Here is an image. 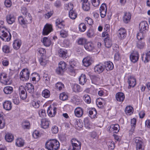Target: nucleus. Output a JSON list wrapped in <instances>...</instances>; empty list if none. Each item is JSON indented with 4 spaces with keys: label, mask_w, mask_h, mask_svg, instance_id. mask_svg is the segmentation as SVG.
<instances>
[{
    "label": "nucleus",
    "mask_w": 150,
    "mask_h": 150,
    "mask_svg": "<svg viewBox=\"0 0 150 150\" xmlns=\"http://www.w3.org/2000/svg\"><path fill=\"white\" fill-rule=\"evenodd\" d=\"M137 150H144L143 143L140 137H136L134 139Z\"/></svg>",
    "instance_id": "6"
},
{
    "label": "nucleus",
    "mask_w": 150,
    "mask_h": 150,
    "mask_svg": "<svg viewBox=\"0 0 150 150\" xmlns=\"http://www.w3.org/2000/svg\"><path fill=\"white\" fill-rule=\"evenodd\" d=\"M105 68H106L107 71L112 70L114 68V66L113 63L110 61L105 62Z\"/></svg>",
    "instance_id": "29"
},
{
    "label": "nucleus",
    "mask_w": 150,
    "mask_h": 150,
    "mask_svg": "<svg viewBox=\"0 0 150 150\" xmlns=\"http://www.w3.org/2000/svg\"><path fill=\"white\" fill-rule=\"evenodd\" d=\"M2 81L1 82L6 85H9L11 82V80L9 77H7L6 79H3Z\"/></svg>",
    "instance_id": "49"
},
{
    "label": "nucleus",
    "mask_w": 150,
    "mask_h": 150,
    "mask_svg": "<svg viewBox=\"0 0 150 150\" xmlns=\"http://www.w3.org/2000/svg\"><path fill=\"white\" fill-rule=\"evenodd\" d=\"M39 114L41 117H43L46 116V113L45 110H41L39 112Z\"/></svg>",
    "instance_id": "60"
},
{
    "label": "nucleus",
    "mask_w": 150,
    "mask_h": 150,
    "mask_svg": "<svg viewBox=\"0 0 150 150\" xmlns=\"http://www.w3.org/2000/svg\"><path fill=\"white\" fill-rule=\"evenodd\" d=\"M26 91L24 90H21V88L19 89V93L21 98L22 99H25L27 97V92L25 93Z\"/></svg>",
    "instance_id": "31"
},
{
    "label": "nucleus",
    "mask_w": 150,
    "mask_h": 150,
    "mask_svg": "<svg viewBox=\"0 0 150 150\" xmlns=\"http://www.w3.org/2000/svg\"><path fill=\"white\" fill-rule=\"evenodd\" d=\"M59 147V143L56 139H50L45 144V148L48 150H57Z\"/></svg>",
    "instance_id": "2"
},
{
    "label": "nucleus",
    "mask_w": 150,
    "mask_h": 150,
    "mask_svg": "<svg viewBox=\"0 0 150 150\" xmlns=\"http://www.w3.org/2000/svg\"><path fill=\"white\" fill-rule=\"evenodd\" d=\"M55 87L60 91L62 90V88L64 87V85L61 83L58 82L56 84Z\"/></svg>",
    "instance_id": "54"
},
{
    "label": "nucleus",
    "mask_w": 150,
    "mask_h": 150,
    "mask_svg": "<svg viewBox=\"0 0 150 150\" xmlns=\"http://www.w3.org/2000/svg\"><path fill=\"white\" fill-rule=\"evenodd\" d=\"M105 46L108 48H110L112 45V42L110 38H104Z\"/></svg>",
    "instance_id": "32"
},
{
    "label": "nucleus",
    "mask_w": 150,
    "mask_h": 150,
    "mask_svg": "<svg viewBox=\"0 0 150 150\" xmlns=\"http://www.w3.org/2000/svg\"><path fill=\"white\" fill-rule=\"evenodd\" d=\"M52 131L53 133H57L58 132V127L56 126H53L52 129Z\"/></svg>",
    "instance_id": "61"
},
{
    "label": "nucleus",
    "mask_w": 150,
    "mask_h": 150,
    "mask_svg": "<svg viewBox=\"0 0 150 150\" xmlns=\"http://www.w3.org/2000/svg\"><path fill=\"white\" fill-rule=\"evenodd\" d=\"M4 23L2 21H0V38L2 40L8 42L11 38V35L6 28L3 25Z\"/></svg>",
    "instance_id": "1"
},
{
    "label": "nucleus",
    "mask_w": 150,
    "mask_h": 150,
    "mask_svg": "<svg viewBox=\"0 0 150 150\" xmlns=\"http://www.w3.org/2000/svg\"><path fill=\"white\" fill-rule=\"evenodd\" d=\"M141 58L144 63L149 62L150 60V49H148L145 54L142 55Z\"/></svg>",
    "instance_id": "9"
},
{
    "label": "nucleus",
    "mask_w": 150,
    "mask_h": 150,
    "mask_svg": "<svg viewBox=\"0 0 150 150\" xmlns=\"http://www.w3.org/2000/svg\"><path fill=\"white\" fill-rule=\"evenodd\" d=\"M4 4L6 7H10L12 4L10 0H6L4 2Z\"/></svg>",
    "instance_id": "62"
},
{
    "label": "nucleus",
    "mask_w": 150,
    "mask_h": 150,
    "mask_svg": "<svg viewBox=\"0 0 150 150\" xmlns=\"http://www.w3.org/2000/svg\"><path fill=\"white\" fill-rule=\"evenodd\" d=\"M148 24L147 22L146 21H143L140 23L139 28L142 32L144 31L146 32V31L148 30Z\"/></svg>",
    "instance_id": "13"
},
{
    "label": "nucleus",
    "mask_w": 150,
    "mask_h": 150,
    "mask_svg": "<svg viewBox=\"0 0 150 150\" xmlns=\"http://www.w3.org/2000/svg\"><path fill=\"white\" fill-rule=\"evenodd\" d=\"M25 90L26 92L27 91L30 93H33L34 92V87L31 83H27Z\"/></svg>",
    "instance_id": "20"
},
{
    "label": "nucleus",
    "mask_w": 150,
    "mask_h": 150,
    "mask_svg": "<svg viewBox=\"0 0 150 150\" xmlns=\"http://www.w3.org/2000/svg\"><path fill=\"white\" fill-rule=\"evenodd\" d=\"M13 88L10 86L5 87L4 89V93L6 94H10L13 91Z\"/></svg>",
    "instance_id": "33"
},
{
    "label": "nucleus",
    "mask_w": 150,
    "mask_h": 150,
    "mask_svg": "<svg viewBox=\"0 0 150 150\" xmlns=\"http://www.w3.org/2000/svg\"><path fill=\"white\" fill-rule=\"evenodd\" d=\"M4 108L7 110H11L12 108L11 103L9 100L5 101L3 103Z\"/></svg>",
    "instance_id": "23"
},
{
    "label": "nucleus",
    "mask_w": 150,
    "mask_h": 150,
    "mask_svg": "<svg viewBox=\"0 0 150 150\" xmlns=\"http://www.w3.org/2000/svg\"><path fill=\"white\" fill-rule=\"evenodd\" d=\"M27 16L23 17L20 16L18 18L19 23L21 25H26L32 22V18L30 14H28Z\"/></svg>",
    "instance_id": "3"
},
{
    "label": "nucleus",
    "mask_w": 150,
    "mask_h": 150,
    "mask_svg": "<svg viewBox=\"0 0 150 150\" xmlns=\"http://www.w3.org/2000/svg\"><path fill=\"white\" fill-rule=\"evenodd\" d=\"M97 114V112L95 108H93L89 111V114L90 117L93 118L95 117Z\"/></svg>",
    "instance_id": "36"
},
{
    "label": "nucleus",
    "mask_w": 150,
    "mask_h": 150,
    "mask_svg": "<svg viewBox=\"0 0 150 150\" xmlns=\"http://www.w3.org/2000/svg\"><path fill=\"white\" fill-rule=\"evenodd\" d=\"M104 69V66L101 64L97 65L94 68L95 71L98 74L102 72Z\"/></svg>",
    "instance_id": "18"
},
{
    "label": "nucleus",
    "mask_w": 150,
    "mask_h": 150,
    "mask_svg": "<svg viewBox=\"0 0 150 150\" xmlns=\"http://www.w3.org/2000/svg\"><path fill=\"white\" fill-rule=\"evenodd\" d=\"M84 47L88 51H91L93 50L94 47L93 44L88 41L84 45Z\"/></svg>",
    "instance_id": "26"
},
{
    "label": "nucleus",
    "mask_w": 150,
    "mask_h": 150,
    "mask_svg": "<svg viewBox=\"0 0 150 150\" xmlns=\"http://www.w3.org/2000/svg\"><path fill=\"white\" fill-rule=\"evenodd\" d=\"M77 96L75 95L73 96L71 98L72 102L74 103L78 104L79 102V99L77 98Z\"/></svg>",
    "instance_id": "50"
},
{
    "label": "nucleus",
    "mask_w": 150,
    "mask_h": 150,
    "mask_svg": "<svg viewBox=\"0 0 150 150\" xmlns=\"http://www.w3.org/2000/svg\"><path fill=\"white\" fill-rule=\"evenodd\" d=\"M72 148H70L68 150H80L81 146V143L75 138H73L71 140Z\"/></svg>",
    "instance_id": "4"
},
{
    "label": "nucleus",
    "mask_w": 150,
    "mask_h": 150,
    "mask_svg": "<svg viewBox=\"0 0 150 150\" xmlns=\"http://www.w3.org/2000/svg\"><path fill=\"white\" fill-rule=\"evenodd\" d=\"M79 29L80 31L81 32H84L86 29L85 24L83 23H82L79 25Z\"/></svg>",
    "instance_id": "45"
},
{
    "label": "nucleus",
    "mask_w": 150,
    "mask_h": 150,
    "mask_svg": "<svg viewBox=\"0 0 150 150\" xmlns=\"http://www.w3.org/2000/svg\"><path fill=\"white\" fill-rule=\"evenodd\" d=\"M21 12L23 15H24V16H27L28 14H30L28 12L27 8L25 7L22 8L21 10Z\"/></svg>",
    "instance_id": "58"
},
{
    "label": "nucleus",
    "mask_w": 150,
    "mask_h": 150,
    "mask_svg": "<svg viewBox=\"0 0 150 150\" xmlns=\"http://www.w3.org/2000/svg\"><path fill=\"white\" fill-rule=\"evenodd\" d=\"M116 98L117 101L122 102L125 98V95L122 92H118L116 95Z\"/></svg>",
    "instance_id": "19"
},
{
    "label": "nucleus",
    "mask_w": 150,
    "mask_h": 150,
    "mask_svg": "<svg viewBox=\"0 0 150 150\" xmlns=\"http://www.w3.org/2000/svg\"><path fill=\"white\" fill-rule=\"evenodd\" d=\"M66 64L64 62H60L59 64L58 67L56 69V73L62 75L66 70Z\"/></svg>",
    "instance_id": "5"
},
{
    "label": "nucleus",
    "mask_w": 150,
    "mask_h": 150,
    "mask_svg": "<svg viewBox=\"0 0 150 150\" xmlns=\"http://www.w3.org/2000/svg\"><path fill=\"white\" fill-rule=\"evenodd\" d=\"M137 39L139 40H141L144 38L142 32L141 31L137 34Z\"/></svg>",
    "instance_id": "55"
},
{
    "label": "nucleus",
    "mask_w": 150,
    "mask_h": 150,
    "mask_svg": "<svg viewBox=\"0 0 150 150\" xmlns=\"http://www.w3.org/2000/svg\"><path fill=\"white\" fill-rule=\"evenodd\" d=\"M50 121L46 119H42L41 120V127L44 129H47L48 128L50 123Z\"/></svg>",
    "instance_id": "22"
},
{
    "label": "nucleus",
    "mask_w": 150,
    "mask_h": 150,
    "mask_svg": "<svg viewBox=\"0 0 150 150\" xmlns=\"http://www.w3.org/2000/svg\"><path fill=\"white\" fill-rule=\"evenodd\" d=\"M2 50L4 53H8L9 52V47L7 45H4L2 48Z\"/></svg>",
    "instance_id": "57"
},
{
    "label": "nucleus",
    "mask_w": 150,
    "mask_h": 150,
    "mask_svg": "<svg viewBox=\"0 0 150 150\" xmlns=\"http://www.w3.org/2000/svg\"><path fill=\"white\" fill-rule=\"evenodd\" d=\"M33 136L35 139L38 138L40 136V134L39 132L37 130H35L33 133Z\"/></svg>",
    "instance_id": "53"
},
{
    "label": "nucleus",
    "mask_w": 150,
    "mask_h": 150,
    "mask_svg": "<svg viewBox=\"0 0 150 150\" xmlns=\"http://www.w3.org/2000/svg\"><path fill=\"white\" fill-rule=\"evenodd\" d=\"M57 108H56L52 107L50 106L47 110V112L48 115L51 117H54L55 115L57 112Z\"/></svg>",
    "instance_id": "17"
},
{
    "label": "nucleus",
    "mask_w": 150,
    "mask_h": 150,
    "mask_svg": "<svg viewBox=\"0 0 150 150\" xmlns=\"http://www.w3.org/2000/svg\"><path fill=\"white\" fill-rule=\"evenodd\" d=\"M59 98L60 100L64 101L67 99L68 96L65 93H63L60 94Z\"/></svg>",
    "instance_id": "48"
},
{
    "label": "nucleus",
    "mask_w": 150,
    "mask_h": 150,
    "mask_svg": "<svg viewBox=\"0 0 150 150\" xmlns=\"http://www.w3.org/2000/svg\"><path fill=\"white\" fill-rule=\"evenodd\" d=\"M42 41L44 45L46 47L50 46L51 44V41L47 37H44Z\"/></svg>",
    "instance_id": "35"
},
{
    "label": "nucleus",
    "mask_w": 150,
    "mask_h": 150,
    "mask_svg": "<svg viewBox=\"0 0 150 150\" xmlns=\"http://www.w3.org/2000/svg\"><path fill=\"white\" fill-rule=\"evenodd\" d=\"M79 83L80 84L83 85L86 83L87 79L86 75L82 74L79 78Z\"/></svg>",
    "instance_id": "28"
},
{
    "label": "nucleus",
    "mask_w": 150,
    "mask_h": 150,
    "mask_svg": "<svg viewBox=\"0 0 150 150\" xmlns=\"http://www.w3.org/2000/svg\"><path fill=\"white\" fill-rule=\"evenodd\" d=\"M145 45V44L144 42L142 41L139 40L137 43V47L140 49H142L144 48Z\"/></svg>",
    "instance_id": "43"
},
{
    "label": "nucleus",
    "mask_w": 150,
    "mask_h": 150,
    "mask_svg": "<svg viewBox=\"0 0 150 150\" xmlns=\"http://www.w3.org/2000/svg\"><path fill=\"white\" fill-rule=\"evenodd\" d=\"M67 5V6L69 7V5L71 6V8L69 9L68 8V10H70L69 12V16L70 18L72 19H75L77 16V14L72 10L73 8V4L71 3Z\"/></svg>",
    "instance_id": "11"
},
{
    "label": "nucleus",
    "mask_w": 150,
    "mask_h": 150,
    "mask_svg": "<svg viewBox=\"0 0 150 150\" xmlns=\"http://www.w3.org/2000/svg\"><path fill=\"white\" fill-rule=\"evenodd\" d=\"M107 144L108 146L109 149L110 150H113L115 147L114 142L112 140H109L107 142Z\"/></svg>",
    "instance_id": "39"
},
{
    "label": "nucleus",
    "mask_w": 150,
    "mask_h": 150,
    "mask_svg": "<svg viewBox=\"0 0 150 150\" xmlns=\"http://www.w3.org/2000/svg\"><path fill=\"white\" fill-rule=\"evenodd\" d=\"M126 31L123 28H120L118 31V36L119 39L122 40L125 38L126 35Z\"/></svg>",
    "instance_id": "16"
},
{
    "label": "nucleus",
    "mask_w": 150,
    "mask_h": 150,
    "mask_svg": "<svg viewBox=\"0 0 150 150\" xmlns=\"http://www.w3.org/2000/svg\"><path fill=\"white\" fill-rule=\"evenodd\" d=\"M82 8L83 9L86 11H88L90 8V4L88 1L84 3H82Z\"/></svg>",
    "instance_id": "34"
},
{
    "label": "nucleus",
    "mask_w": 150,
    "mask_h": 150,
    "mask_svg": "<svg viewBox=\"0 0 150 150\" xmlns=\"http://www.w3.org/2000/svg\"><path fill=\"white\" fill-rule=\"evenodd\" d=\"M82 62L83 65L86 67L90 66L93 62L91 58L89 56L86 57L83 59Z\"/></svg>",
    "instance_id": "14"
},
{
    "label": "nucleus",
    "mask_w": 150,
    "mask_h": 150,
    "mask_svg": "<svg viewBox=\"0 0 150 150\" xmlns=\"http://www.w3.org/2000/svg\"><path fill=\"white\" fill-rule=\"evenodd\" d=\"M127 82L129 84L128 88L129 89L131 87H134L136 85V80L132 76H129Z\"/></svg>",
    "instance_id": "10"
},
{
    "label": "nucleus",
    "mask_w": 150,
    "mask_h": 150,
    "mask_svg": "<svg viewBox=\"0 0 150 150\" xmlns=\"http://www.w3.org/2000/svg\"><path fill=\"white\" fill-rule=\"evenodd\" d=\"M85 21L89 25H91L93 23V20L89 17H87L85 18Z\"/></svg>",
    "instance_id": "59"
},
{
    "label": "nucleus",
    "mask_w": 150,
    "mask_h": 150,
    "mask_svg": "<svg viewBox=\"0 0 150 150\" xmlns=\"http://www.w3.org/2000/svg\"><path fill=\"white\" fill-rule=\"evenodd\" d=\"M131 15L129 13H125L124 16L123 17V19L124 22L126 23H127L129 22L131 18Z\"/></svg>",
    "instance_id": "24"
},
{
    "label": "nucleus",
    "mask_w": 150,
    "mask_h": 150,
    "mask_svg": "<svg viewBox=\"0 0 150 150\" xmlns=\"http://www.w3.org/2000/svg\"><path fill=\"white\" fill-rule=\"evenodd\" d=\"M52 30L51 25L46 24L42 30V34L46 35H48Z\"/></svg>",
    "instance_id": "12"
},
{
    "label": "nucleus",
    "mask_w": 150,
    "mask_h": 150,
    "mask_svg": "<svg viewBox=\"0 0 150 150\" xmlns=\"http://www.w3.org/2000/svg\"><path fill=\"white\" fill-rule=\"evenodd\" d=\"M83 99L87 103H90L91 101L90 96L88 94H85L83 96Z\"/></svg>",
    "instance_id": "44"
},
{
    "label": "nucleus",
    "mask_w": 150,
    "mask_h": 150,
    "mask_svg": "<svg viewBox=\"0 0 150 150\" xmlns=\"http://www.w3.org/2000/svg\"><path fill=\"white\" fill-rule=\"evenodd\" d=\"M30 72L28 70L24 69L20 73V78L23 81H26L29 79Z\"/></svg>",
    "instance_id": "7"
},
{
    "label": "nucleus",
    "mask_w": 150,
    "mask_h": 150,
    "mask_svg": "<svg viewBox=\"0 0 150 150\" xmlns=\"http://www.w3.org/2000/svg\"><path fill=\"white\" fill-rule=\"evenodd\" d=\"M67 54L65 50L63 49H60L58 51V54L60 57L63 58H67Z\"/></svg>",
    "instance_id": "37"
},
{
    "label": "nucleus",
    "mask_w": 150,
    "mask_h": 150,
    "mask_svg": "<svg viewBox=\"0 0 150 150\" xmlns=\"http://www.w3.org/2000/svg\"><path fill=\"white\" fill-rule=\"evenodd\" d=\"M74 113L76 117H80L83 114V110L80 107H77L74 110Z\"/></svg>",
    "instance_id": "25"
},
{
    "label": "nucleus",
    "mask_w": 150,
    "mask_h": 150,
    "mask_svg": "<svg viewBox=\"0 0 150 150\" xmlns=\"http://www.w3.org/2000/svg\"><path fill=\"white\" fill-rule=\"evenodd\" d=\"M131 61L133 63L136 62L139 59L138 52L137 51H134L132 53L130 56Z\"/></svg>",
    "instance_id": "15"
},
{
    "label": "nucleus",
    "mask_w": 150,
    "mask_h": 150,
    "mask_svg": "<svg viewBox=\"0 0 150 150\" xmlns=\"http://www.w3.org/2000/svg\"><path fill=\"white\" fill-rule=\"evenodd\" d=\"M108 131L112 133H118L120 130V127L118 124L111 125L108 127Z\"/></svg>",
    "instance_id": "8"
},
{
    "label": "nucleus",
    "mask_w": 150,
    "mask_h": 150,
    "mask_svg": "<svg viewBox=\"0 0 150 150\" xmlns=\"http://www.w3.org/2000/svg\"><path fill=\"white\" fill-rule=\"evenodd\" d=\"M21 44V40H15L13 43V47L15 49L18 50L20 48Z\"/></svg>",
    "instance_id": "27"
},
{
    "label": "nucleus",
    "mask_w": 150,
    "mask_h": 150,
    "mask_svg": "<svg viewBox=\"0 0 150 150\" xmlns=\"http://www.w3.org/2000/svg\"><path fill=\"white\" fill-rule=\"evenodd\" d=\"M14 137L13 135L10 133H6L5 136V139L6 141L9 142L13 141Z\"/></svg>",
    "instance_id": "30"
},
{
    "label": "nucleus",
    "mask_w": 150,
    "mask_h": 150,
    "mask_svg": "<svg viewBox=\"0 0 150 150\" xmlns=\"http://www.w3.org/2000/svg\"><path fill=\"white\" fill-rule=\"evenodd\" d=\"M3 117L1 114H0V128H3L5 125V123L4 120H2Z\"/></svg>",
    "instance_id": "52"
},
{
    "label": "nucleus",
    "mask_w": 150,
    "mask_h": 150,
    "mask_svg": "<svg viewBox=\"0 0 150 150\" xmlns=\"http://www.w3.org/2000/svg\"><path fill=\"white\" fill-rule=\"evenodd\" d=\"M133 108L130 106L127 107L125 109V112L127 114H129L130 115L132 113Z\"/></svg>",
    "instance_id": "51"
},
{
    "label": "nucleus",
    "mask_w": 150,
    "mask_h": 150,
    "mask_svg": "<svg viewBox=\"0 0 150 150\" xmlns=\"http://www.w3.org/2000/svg\"><path fill=\"white\" fill-rule=\"evenodd\" d=\"M88 41L85 38H81L78 39L77 43L79 45H84Z\"/></svg>",
    "instance_id": "38"
},
{
    "label": "nucleus",
    "mask_w": 150,
    "mask_h": 150,
    "mask_svg": "<svg viewBox=\"0 0 150 150\" xmlns=\"http://www.w3.org/2000/svg\"><path fill=\"white\" fill-rule=\"evenodd\" d=\"M24 144V141L21 138L17 139L16 142V144L18 146L20 147L23 146Z\"/></svg>",
    "instance_id": "40"
},
{
    "label": "nucleus",
    "mask_w": 150,
    "mask_h": 150,
    "mask_svg": "<svg viewBox=\"0 0 150 150\" xmlns=\"http://www.w3.org/2000/svg\"><path fill=\"white\" fill-rule=\"evenodd\" d=\"M84 122L85 126L88 127L90 124V123L87 118H85L84 119Z\"/></svg>",
    "instance_id": "63"
},
{
    "label": "nucleus",
    "mask_w": 150,
    "mask_h": 150,
    "mask_svg": "<svg viewBox=\"0 0 150 150\" xmlns=\"http://www.w3.org/2000/svg\"><path fill=\"white\" fill-rule=\"evenodd\" d=\"M72 89L75 92H79L80 91V86L77 84H75L72 88Z\"/></svg>",
    "instance_id": "46"
},
{
    "label": "nucleus",
    "mask_w": 150,
    "mask_h": 150,
    "mask_svg": "<svg viewBox=\"0 0 150 150\" xmlns=\"http://www.w3.org/2000/svg\"><path fill=\"white\" fill-rule=\"evenodd\" d=\"M15 18L12 14L8 15L6 17V20L7 23L9 24H12L15 21Z\"/></svg>",
    "instance_id": "21"
},
{
    "label": "nucleus",
    "mask_w": 150,
    "mask_h": 150,
    "mask_svg": "<svg viewBox=\"0 0 150 150\" xmlns=\"http://www.w3.org/2000/svg\"><path fill=\"white\" fill-rule=\"evenodd\" d=\"M22 127L24 129H29L30 127V124L28 121H23L22 125Z\"/></svg>",
    "instance_id": "41"
},
{
    "label": "nucleus",
    "mask_w": 150,
    "mask_h": 150,
    "mask_svg": "<svg viewBox=\"0 0 150 150\" xmlns=\"http://www.w3.org/2000/svg\"><path fill=\"white\" fill-rule=\"evenodd\" d=\"M60 35L62 37L65 38L66 37L67 35V32L64 30H62L60 31Z\"/></svg>",
    "instance_id": "56"
},
{
    "label": "nucleus",
    "mask_w": 150,
    "mask_h": 150,
    "mask_svg": "<svg viewBox=\"0 0 150 150\" xmlns=\"http://www.w3.org/2000/svg\"><path fill=\"white\" fill-rule=\"evenodd\" d=\"M40 102L39 101H33L31 103L32 105L35 108H38L40 106Z\"/></svg>",
    "instance_id": "47"
},
{
    "label": "nucleus",
    "mask_w": 150,
    "mask_h": 150,
    "mask_svg": "<svg viewBox=\"0 0 150 150\" xmlns=\"http://www.w3.org/2000/svg\"><path fill=\"white\" fill-rule=\"evenodd\" d=\"M64 44L65 47H67L70 45V43L69 40L68 39H65L64 41Z\"/></svg>",
    "instance_id": "64"
},
{
    "label": "nucleus",
    "mask_w": 150,
    "mask_h": 150,
    "mask_svg": "<svg viewBox=\"0 0 150 150\" xmlns=\"http://www.w3.org/2000/svg\"><path fill=\"white\" fill-rule=\"evenodd\" d=\"M50 95V91L47 89H45L42 92V96L46 98H49Z\"/></svg>",
    "instance_id": "42"
}]
</instances>
